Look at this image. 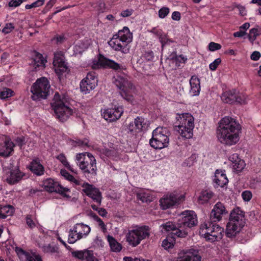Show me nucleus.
<instances>
[{
    "label": "nucleus",
    "mask_w": 261,
    "mask_h": 261,
    "mask_svg": "<svg viewBox=\"0 0 261 261\" xmlns=\"http://www.w3.org/2000/svg\"><path fill=\"white\" fill-rule=\"evenodd\" d=\"M24 174L17 167L9 169L6 171L5 178L7 181L11 184H15L19 181L23 177Z\"/></svg>",
    "instance_id": "b1692460"
},
{
    "label": "nucleus",
    "mask_w": 261,
    "mask_h": 261,
    "mask_svg": "<svg viewBox=\"0 0 261 261\" xmlns=\"http://www.w3.org/2000/svg\"><path fill=\"white\" fill-rule=\"evenodd\" d=\"M175 241L174 238L168 236L163 241L162 246L166 250L172 248L174 246Z\"/></svg>",
    "instance_id": "a19ab883"
},
{
    "label": "nucleus",
    "mask_w": 261,
    "mask_h": 261,
    "mask_svg": "<svg viewBox=\"0 0 261 261\" xmlns=\"http://www.w3.org/2000/svg\"><path fill=\"white\" fill-rule=\"evenodd\" d=\"M196 159V156L195 155H192L190 158H189L184 164H186L187 166H191L194 164L195 160Z\"/></svg>",
    "instance_id": "338daca9"
},
{
    "label": "nucleus",
    "mask_w": 261,
    "mask_h": 261,
    "mask_svg": "<svg viewBox=\"0 0 261 261\" xmlns=\"http://www.w3.org/2000/svg\"><path fill=\"white\" fill-rule=\"evenodd\" d=\"M134 12L132 8L126 9L122 10L120 13V16L123 17H127L131 16Z\"/></svg>",
    "instance_id": "052dcab7"
},
{
    "label": "nucleus",
    "mask_w": 261,
    "mask_h": 261,
    "mask_svg": "<svg viewBox=\"0 0 261 261\" xmlns=\"http://www.w3.org/2000/svg\"><path fill=\"white\" fill-rule=\"evenodd\" d=\"M91 231L90 227L83 223L75 224L70 229L68 236V243L73 244L77 240L86 238Z\"/></svg>",
    "instance_id": "9b49d317"
},
{
    "label": "nucleus",
    "mask_w": 261,
    "mask_h": 261,
    "mask_svg": "<svg viewBox=\"0 0 261 261\" xmlns=\"http://www.w3.org/2000/svg\"><path fill=\"white\" fill-rule=\"evenodd\" d=\"M170 132L166 127H158L153 130L152 138L150 140V146L155 148L161 149L168 146Z\"/></svg>",
    "instance_id": "0eeeda50"
},
{
    "label": "nucleus",
    "mask_w": 261,
    "mask_h": 261,
    "mask_svg": "<svg viewBox=\"0 0 261 261\" xmlns=\"http://www.w3.org/2000/svg\"><path fill=\"white\" fill-rule=\"evenodd\" d=\"M14 212V208L10 205H0V218L4 219L11 216Z\"/></svg>",
    "instance_id": "58836bf2"
},
{
    "label": "nucleus",
    "mask_w": 261,
    "mask_h": 261,
    "mask_svg": "<svg viewBox=\"0 0 261 261\" xmlns=\"http://www.w3.org/2000/svg\"><path fill=\"white\" fill-rule=\"evenodd\" d=\"M83 191L99 206L101 204L102 196L99 190L88 183L83 185Z\"/></svg>",
    "instance_id": "aec40b11"
},
{
    "label": "nucleus",
    "mask_w": 261,
    "mask_h": 261,
    "mask_svg": "<svg viewBox=\"0 0 261 261\" xmlns=\"http://www.w3.org/2000/svg\"><path fill=\"white\" fill-rule=\"evenodd\" d=\"M76 164L85 173L95 174L97 170L96 160L93 155L89 152L77 153L75 158Z\"/></svg>",
    "instance_id": "6e6552de"
},
{
    "label": "nucleus",
    "mask_w": 261,
    "mask_h": 261,
    "mask_svg": "<svg viewBox=\"0 0 261 261\" xmlns=\"http://www.w3.org/2000/svg\"><path fill=\"white\" fill-rule=\"evenodd\" d=\"M15 29L14 23L11 22L7 23L5 24V27L2 29V32L4 34H8L12 32Z\"/></svg>",
    "instance_id": "8fccbe9b"
},
{
    "label": "nucleus",
    "mask_w": 261,
    "mask_h": 261,
    "mask_svg": "<svg viewBox=\"0 0 261 261\" xmlns=\"http://www.w3.org/2000/svg\"><path fill=\"white\" fill-rule=\"evenodd\" d=\"M227 214L228 212L224 204L221 202H218L214 205L211 211L210 219L213 222H219Z\"/></svg>",
    "instance_id": "6ab92c4d"
},
{
    "label": "nucleus",
    "mask_w": 261,
    "mask_h": 261,
    "mask_svg": "<svg viewBox=\"0 0 261 261\" xmlns=\"http://www.w3.org/2000/svg\"><path fill=\"white\" fill-rule=\"evenodd\" d=\"M261 34V29L253 28L251 29L248 35L249 40L253 43L256 39V37Z\"/></svg>",
    "instance_id": "79ce46f5"
},
{
    "label": "nucleus",
    "mask_w": 261,
    "mask_h": 261,
    "mask_svg": "<svg viewBox=\"0 0 261 261\" xmlns=\"http://www.w3.org/2000/svg\"><path fill=\"white\" fill-rule=\"evenodd\" d=\"M91 206L93 210L97 211L98 214L101 217H105L107 216V212L106 209L101 207H98L95 204H92Z\"/></svg>",
    "instance_id": "864d4df0"
},
{
    "label": "nucleus",
    "mask_w": 261,
    "mask_h": 261,
    "mask_svg": "<svg viewBox=\"0 0 261 261\" xmlns=\"http://www.w3.org/2000/svg\"><path fill=\"white\" fill-rule=\"evenodd\" d=\"M170 9L166 7H163L159 10V17L161 18H165L169 13Z\"/></svg>",
    "instance_id": "5fc2aeb1"
},
{
    "label": "nucleus",
    "mask_w": 261,
    "mask_h": 261,
    "mask_svg": "<svg viewBox=\"0 0 261 261\" xmlns=\"http://www.w3.org/2000/svg\"><path fill=\"white\" fill-rule=\"evenodd\" d=\"M185 193L175 192L161 199L160 205L162 209L166 210L185 200Z\"/></svg>",
    "instance_id": "ddd939ff"
},
{
    "label": "nucleus",
    "mask_w": 261,
    "mask_h": 261,
    "mask_svg": "<svg viewBox=\"0 0 261 261\" xmlns=\"http://www.w3.org/2000/svg\"><path fill=\"white\" fill-rule=\"evenodd\" d=\"M57 159L59 160L64 166L68 168L70 170L73 172H75L74 170L71 168L69 163L68 162L65 155L64 154H60L57 156Z\"/></svg>",
    "instance_id": "49530a36"
},
{
    "label": "nucleus",
    "mask_w": 261,
    "mask_h": 261,
    "mask_svg": "<svg viewBox=\"0 0 261 261\" xmlns=\"http://www.w3.org/2000/svg\"><path fill=\"white\" fill-rule=\"evenodd\" d=\"M121 67L118 63L101 55L93 59L91 63V67L94 69L109 67L114 70H118L121 69Z\"/></svg>",
    "instance_id": "2eb2a0df"
},
{
    "label": "nucleus",
    "mask_w": 261,
    "mask_h": 261,
    "mask_svg": "<svg viewBox=\"0 0 261 261\" xmlns=\"http://www.w3.org/2000/svg\"><path fill=\"white\" fill-rule=\"evenodd\" d=\"M213 180L217 186L220 187H223L228 182L225 171L221 170H217L215 171Z\"/></svg>",
    "instance_id": "c85d7f7f"
},
{
    "label": "nucleus",
    "mask_w": 261,
    "mask_h": 261,
    "mask_svg": "<svg viewBox=\"0 0 261 261\" xmlns=\"http://www.w3.org/2000/svg\"><path fill=\"white\" fill-rule=\"evenodd\" d=\"M176 225L172 222H167L163 224L160 226L161 230L162 232H167L170 231H175L174 233L178 237H185L187 234V231L185 230H181L180 229H176Z\"/></svg>",
    "instance_id": "a878e982"
},
{
    "label": "nucleus",
    "mask_w": 261,
    "mask_h": 261,
    "mask_svg": "<svg viewBox=\"0 0 261 261\" xmlns=\"http://www.w3.org/2000/svg\"><path fill=\"white\" fill-rule=\"evenodd\" d=\"M221 100L225 103H233L235 102L236 91L234 90L224 92L221 97Z\"/></svg>",
    "instance_id": "f704fd0d"
},
{
    "label": "nucleus",
    "mask_w": 261,
    "mask_h": 261,
    "mask_svg": "<svg viewBox=\"0 0 261 261\" xmlns=\"http://www.w3.org/2000/svg\"><path fill=\"white\" fill-rule=\"evenodd\" d=\"M242 197L245 201L248 202L252 198V194L250 191L246 190L242 192Z\"/></svg>",
    "instance_id": "13d9d810"
},
{
    "label": "nucleus",
    "mask_w": 261,
    "mask_h": 261,
    "mask_svg": "<svg viewBox=\"0 0 261 261\" xmlns=\"http://www.w3.org/2000/svg\"><path fill=\"white\" fill-rule=\"evenodd\" d=\"M44 189L49 192L59 193L64 197H70L69 193L70 190L68 188L63 187L59 182L51 178H48L43 182Z\"/></svg>",
    "instance_id": "4468645a"
},
{
    "label": "nucleus",
    "mask_w": 261,
    "mask_h": 261,
    "mask_svg": "<svg viewBox=\"0 0 261 261\" xmlns=\"http://www.w3.org/2000/svg\"><path fill=\"white\" fill-rule=\"evenodd\" d=\"M102 153L108 157H113L116 154V150L108 148L102 149Z\"/></svg>",
    "instance_id": "680f3d73"
},
{
    "label": "nucleus",
    "mask_w": 261,
    "mask_h": 261,
    "mask_svg": "<svg viewBox=\"0 0 261 261\" xmlns=\"http://www.w3.org/2000/svg\"><path fill=\"white\" fill-rule=\"evenodd\" d=\"M107 240L112 251L117 252L121 250L122 245L113 237L108 235Z\"/></svg>",
    "instance_id": "e433bc0d"
},
{
    "label": "nucleus",
    "mask_w": 261,
    "mask_h": 261,
    "mask_svg": "<svg viewBox=\"0 0 261 261\" xmlns=\"http://www.w3.org/2000/svg\"><path fill=\"white\" fill-rule=\"evenodd\" d=\"M88 143L89 141L87 139H85L84 140H77L75 141V145L79 146H85L88 145Z\"/></svg>",
    "instance_id": "774afa93"
},
{
    "label": "nucleus",
    "mask_w": 261,
    "mask_h": 261,
    "mask_svg": "<svg viewBox=\"0 0 261 261\" xmlns=\"http://www.w3.org/2000/svg\"><path fill=\"white\" fill-rule=\"evenodd\" d=\"M190 94L192 96L199 95L200 92V80L196 75L191 76L190 81Z\"/></svg>",
    "instance_id": "cd10ccee"
},
{
    "label": "nucleus",
    "mask_w": 261,
    "mask_h": 261,
    "mask_svg": "<svg viewBox=\"0 0 261 261\" xmlns=\"http://www.w3.org/2000/svg\"><path fill=\"white\" fill-rule=\"evenodd\" d=\"M50 89L49 82L46 77H42L37 80L31 87L32 98L34 100L40 98H46Z\"/></svg>",
    "instance_id": "9d476101"
},
{
    "label": "nucleus",
    "mask_w": 261,
    "mask_h": 261,
    "mask_svg": "<svg viewBox=\"0 0 261 261\" xmlns=\"http://www.w3.org/2000/svg\"><path fill=\"white\" fill-rule=\"evenodd\" d=\"M73 256L86 261H99L92 250H84L72 252Z\"/></svg>",
    "instance_id": "393cba45"
},
{
    "label": "nucleus",
    "mask_w": 261,
    "mask_h": 261,
    "mask_svg": "<svg viewBox=\"0 0 261 261\" xmlns=\"http://www.w3.org/2000/svg\"><path fill=\"white\" fill-rule=\"evenodd\" d=\"M91 216L93 219L97 222L99 227H100L102 232H106L107 231V228L106 225L104 223L102 220L95 214H91Z\"/></svg>",
    "instance_id": "de8ad7c7"
},
{
    "label": "nucleus",
    "mask_w": 261,
    "mask_h": 261,
    "mask_svg": "<svg viewBox=\"0 0 261 261\" xmlns=\"http://www.w3.org/2000/svg\"><path fill=\"white\" fill-rule=\"evenodd\" d=\"M46 62V60L43 57L42 54L35 52L32 64L36 70H39L44 68Z\"/></svg>",
    "instance_id": "7c9ffc66"
},
{
    "label": "nucleus",
    "mask_w": 261,
    "mask_h": 261,
    "mask_svg": "<svg viewBox=\"0 0 261 261\" xmlns=\"http://www.w3.org/2000/svg\"><path fill=\"white\" fill-rule=\"evenodd\" d=\"M113 82L120 90V94L121 97L127 101H132V92L134 91L135 87L128 81L126 76L116 75L114 77Z\"/></svg>",
    "instance_id": "1a4fd4ad"
},
{
    "label": "nucleus",
    "mask_w": 261,
    "mask_h": 261,
    "mask_svg": "<svg viewBox=\"0 0 261 261\" xmlns=\"http://www.w3.org/2000/svg\"><path fill=\"white\" fill-rule=\"evenodd\" d=\"M221 60L220 58H217L215 59L214 61H213L210 64V69L213 71L217 69L218 66L221 63Z\"/></svg>",
    "instance_id": "bf43d9fd"
},
{
    "label": "nucleus",
    "mask_w": 261,
    "mask_h": 261,
    "mask_svg": "<svg viewBox=\"0 0 261 261\" xmlns=\"http://www.w3.org/2000/svg\"><path fill=\"white\" fill-rule=\"evenodd\" d=\"M150 228L146 225L135 226L128 230L126 234V241L132 247H136L141 242L149 237Z\"/></svg>",
    "instance_id": "39448f33"
},
{
    "label": "nucleus",
    "mask_w": 261,
    "mask_h": 261,
    "mask_svg": "<svg viewBox=\"0 0 261 261\" xmlns=\"http://www.w3.org/2000/svg\"><path fill=\"white\" fill-rule=\"evenodd\" d=\"M53 66L55 72L59 76L68 71V67L67 63L65 62L63 52L60 51L55 53Z\"/></svg>",
    "instance_id": "dca6fc26"
},
{
    "label": "nucleus",
    "mask_w": 261,
    "mask_h": 261,
    "mask_svg": "<svg viewBox=\"0 0 261 261\" xmlns=\"http://www.w3.org/2000/svg\"><path fill=\"white\" fill-rule=\"evenodd\" d=\"M247 96L243 93H239L238 95L236 94L235 101L238 102L241 104H244L247 102Z\"/></svg>",
    "instance_id": "3c124183"
},
{
    "label": "nucleus",
    "mask_w": 261,
    "mask_h": 261,
    "mask_svg": "<svg viewBox=\"0 0 261 261\" xmlns=\"http://www.w3.org/2000/svg\"><path fill=\"white\" fill-rule=\"evenodd\" d=\"M137 197L142 202H150L153 200L152 192L147 189H140L137 193Z\"/></svg>",
    "instance_id": "c756f323"
},
{
    "label": "nucleus",
    "mask_w": 261,
    "mask_h": 261,
    "mask_svg": "<svg viewBox=\"0 0 261 261\" xmlns=\"http://www.w3.org/2000/svg\"><path fill=\"white\" fill-rule=\"evenodd\" d=\"M23 0H11L9 3V6L10 7H16L19 6Z\"/></svg>",
    "instance_id": "69168bd1"
},
{
    "label": "nucleus",
    "mask_w": 261,
    "mask_h": 261,
    "mask_svg": "<svg viewBox=\"0 0 261 261\" xmlns=\"http://www.w3.org/2000/svg\"><path fill=\"white\" fill-rule=\"evenodd\" d=\"M123 113V109L121 106H115L113 108L105 110L102 115L107 121H113L120 118Z\"/></svg>",
    "instance_id": "4be33fe9"
},
{
    "label": "nucleus",
    "mask_w": 261,
    "mask_h": 261,
    "mask_svg": "<svg viewBox=\"0 0 261 261\" xmlns=\"http://www.w3.org/2000/svg\"><path fill=\"white\" fill-rule=\"evenodd\" d=\"M245 164L243 160L239 159L231 164L232 168L237 172H241L245 167Z\"/></svg>",
    "instance_id": "c03bdc74"
},
{
    "label": "nucleus",
    "mask_w": 261,
    "mask_h": 261,
    "mask_svg": "<svg viewBox=\"0 0 261 261\" xmlns=\"http://www.w3.org/2000/svg\"><path fill=\"white\" fill-rule=\"evenodd\" d=\"M108 43L110 46L116 51H120L123 54H127L129 52L128 45L116 34L113 35Z\"/></svg>",
    "instance_id": "5701e85b"
},
{
    "label": "nucleus",
    "mask_w": 261,
    "mask_h": 261,
    "mask_svg": "<svg viewBox=\"0 0 261 261\" xmlns=\"http://www.w3.org/2000/svg\"><path fill=\"white\" fill-rule=\"evenodd\" d=\"M176 119L178 123L176 130L180 136L184 139H190L193 137L194 127V118L189 113L177 114Z\"/></svg>",
    "instance_id": "f03ea898"
},
{
    "label": "nucleus",
    "mask_w": 261,
    "mask_h": 261,
    "mask_svg": "<svg viewBox=\"0 0 261 261\" xmlns=\"http://www.w3.org/2000/svg\"><path fill=\"white\" fill-rule=\"evenodd\" d=\"M148 127L146 120L141 117H137L134 121L130 122L127 126L128 130L133 135L146 130Z\"/></svg>",
    "instance_id": "a211bd4d"
},
{
    "label": "nucleus",
    "mask_w": 261,
    "mask_h": 261,
    "mask_svg": "<svg viewBox=\"0 0 261 261\" xmlns=\"http://www.w3.org/2000/svg\"><path fill=\"white\" fill-rule=\"evenodd\" d=\"M244 223V212L239 207L233 208L230 214L229 222L226 227L227 236L228 237L235 236L240 231Z\"/></svg>",
    "instance_id": "7ed1b4c3"
},
{
    "label": "nucleus",
    "mask_w": 261,
    "mask_h": 261,
    "mask_svg": "<svg viewBox=\"0 0 261 261\" xmlns=\"http://www.w3.org/2000/svg\"><path fill=\"white\" fill-rule=\"evenodd\" d=\"M221 47V44L214 42H210L208 45V50L211 51H215L220 49Z\"/></svg>",
    "instance_id": "4d7b16f0"
},
{
    "label": "nucleus",
    "mask_w": 261,
    "mask_h": 261,
    "mask_svg": "<svg viewBox=\"0 0 261 261\" xmlns=\"http://www.w3.org/2000/svg\"><path fill=\"white\" fill-rule=\"evenodd\" d=\"M67 40V38L65 34L58 35L56 36L53 39V41L56 42L57 44H61Z\"/></svg>",
    "instance_id": "6e6d98bb"
},
{
    "label": "nucleus",
    "mask_w": 261,
    "mask_h": 261,
    "mask_svg": "<svg viewBox=\"0 0 261 261\" xmlns=\"http://www.w3.org/2000/svg\"><path fill=\"white\" fill-rule=\"evenodd\" d=\"M149 32L153 34L158 37L163 45L168 42V40L167 38L166 35L163 33L162 30L158 28H153L151 30L149 31Z\"/></svg>",
    "instance_id": "4c0bfd02"
},
{
    "label": "nucleus",
    "mask_w": 261,
    "mask_h": 261,
    "mask_svg": "<svg viewBox=\"0 0 261 261\" xmlns=\"http://www.w3.org/2000/svg\"><path fill=\"white\" fill-rule=\"evenodd\" d=\"M60 173L61 175L66 179L73 182L75 185H80L81 184L80 180L76 179L72 175H70L66 170L61 169Z\"/></svg>",
    "instance_id": "ea45409f"
},
{
    "label": "nucleus",
    "mask_w": 261,
    "mask_h": 261,
    "mask_svg": "<svg viewBox=\"0 0 261 261\" xmlns=\"http://www.w3.org/2000/svg\"><path fill=\"white\" fill-rule=\"evenodd\" d=\"M30 170L37 175H41L44 173V167L38 159L33 160L30 165Z\"/></svg>",
    "instance_id": "72a5a7b5"
},
{
    "label": "nucleus",
    "mask_w": 261,
    "mask_h": 261,
    "mask_svg": "<svg viewBox=\"0 0 261 261\" xmlns=\"http://www.w3.org/2000/svg\"><path fill=\"white\" fill-rule=\"evenodd\" d=\"M14 146V144L12 141H6L4 145L0 148V156L7 158L12 155Z\"/></svg>",
    "instance_id": "473e14b6"
},
{
    "label": "nucleus",
    "mask_w": 261,
    "mask_h": 261,
    "mask_svg": "<svg viewBox=\"0 0 261 261\" xmlns=\"http://www.w3.org/2000/svg\"><path fill=\"white\" fill-rule=\"evenodd\" d=\"M223 232L224 229L222 227L209 222L201 224L199 232L201 237L211 242L221 239Z\"/></svg>",
    "instance_id": "423d86ee"
},
{
    "label": "nucleus",
    "mask_w": 261,
    "mask_h": 261,
    "mask_svg": "<svg viewBox=\"0 0 261 261\" xmlns=\"http://www.w3.org/2000/svg\"><path fill=\"white\" fill-rule=\"evenodd\" d=\"M15 250L20 261H42L40 255L36 252L26 251L19 247H16Z\"/></svg>",
    "instance_id": "412c9836"
},
{
    "label": "nucleus",
    "mask_w": 261,
    "mask_h": 261,
    "mask_svg": "<svg viewBox=\"0 0 261 261\" xmlns=\"http://www.w3.org/2000/svg\"><path fill=\"white\" fill-rule=\"evenodd\" d=\"M116 35L127 45L132 41L133 34L127 27H123V28L119 30Z\"/></svg>",
    "instance_id": "2f4dec72"
},
{
    "label": "nucleus",
    "mask_w": 261,
    "mask_h": 261,
    "mask_svg": "<svg viewBox=\"0 0 261 261\" xmlns=\"http://www.w3.org/2000/svg\"><path fill=\"white\" fill-rule=\"evenodd\" d=\"M65 96L56 93L52 107L57 119L61 121H66L73 113L72 110L66 104Z\"/></svg>",
    "instance_id": "20e7f679"
},
{
    "label": "nucleus",
    "mask_w": 261,
    "mask_h": 261,
    "mask_svg": "<svg viewBox=\"0 0 261 261\" xmlns=\"http://www.w3.org/2000/svg\"><path fill=\"white\" fill-rule=\"evenodd\" d=\"M214 193L210 190L202 191L198 197V201L200 204L207 203L213 196Z\"/></svg>",
    "instance_id": "c9c22d12"
},
{
    "label": "nucleus",
    "mask_w": 261,
    "mask_h": 261,
    "mask_svg": "<svg viewBox=\"0 0 261 261\" xmlns=\"http://www.w3.org/2000/svg\"><path fill=\"white\" fill-rule=\"evenodd\" d=\"M97 85V80L94 72H89L80 83V89L84 94L89 93Z\"/></svg>",
    "instance_id": "f3484780"
},
{
    "label": "nucleus",
    "mask_w": 261,
    "mask_h": 261,
    "mask_svg": "<svg viewBox=\"0 0 261 261\" xmlns=\"http://www.w3.org/2000/svg\"><path fill=\"white\" fill-rule=\"evenodd\" d=\"M26 222L27 225L31 228H33L36 226V223L33 221L30 215H28L26 217Z\"/></svg>",
    "instance_id": "e2e57ef3"
},
{
    "label": "nucleus",
    "mask_w": 261,
    "mask_h": 261,
    "mask_svg": "<svg viewBox=\"0 0 261 261\" xmlns=\"http://www.w3.org/2000/svg\"><path fill=\"white\" fill-rule=\"evenodd\" d=\"M233 9H237L239 11V14L241 16H245L247 14L246 8L240 4H234L233 6Z\"/></svg>",
    "instance_id": "603ef678"
},
{
    "label": "nucleus",
    "mask_w": 261,
    "mask_h": 261,
    "mask_svg": "<svg viewBox=\"0 0 261 261\" xmlns=\"http://www.w3.org/2000/svg\"><path fill=\"white\" fill-rule=\"evenodd\" d=\"M143 58L146 61H152L154 58L153 53L152 51H146L143 55Z\"/></svg>",
    "instance_id": "0e129e2a"
},
{
    "label": "nucleus",
    "mask_w": 261,
    "mask_h": 261,
    "mask_svg": "<svg viewBox=\"0 0 261 261\" xmlns=\"http://www.w3.org/2000/svg\"><path fill=\"white\" fill-rule=\"evenodd\" d=\"M241 127L233 119L229 117L223 118L219 122L217 129L218 140L222 144L231 146L240 140Z\"/></svg>",
    "instance_id": "f257e3e1"
},
{
    "label": "nucleus",
    "mask_w": 261,
    "mask_h": 261,
    "mask_svg": "<svg viewBox=\"0 0 261 261\" xmlns=\"http://www.w3.org/2000/svg\"><path fill=\"white\" fill-rule=\"evenodd\" d=\"M43 251L45 253H49L51 254H58L59 253V249L57 245H51L48 244L44 246L43 248Z\"/></svg>",
    "instance_id": "37998d69"
},
{
    "label": "nucleus",
    "mask_w": 261,
    "mask_h": 261,
    "mask_svg": "<svg viewBox=\"0 0 261 261\" xmlns=\"http://www.w3.org/2000/svg\"><path fill=\"white\" fill-rule=\"evenodd\" d=\"M201 257L198 251L196 250L191 249L184 253L182 256H180L176 261H201Z\"/></svg>",
    "instance_id": "bb28decb"
},
{
    "label": "nucleus",
    "mask_w": 261,
    "mask_h": 261,
    "mask_svg": "<svg viewBox=\"0 0 261 261\" xmlns=\"http://www.w3.org/2000/svg\"><path fill=\"white\" fill-rule=\"evenodd\" d=\"M179 216L178 225L180 228H191L198 223L197 215L193 211H184Z\"/></svg>",
    "instance_id": "f8f14e48"
},
{
    "label": "nucleus",
    "mask_w": 261,
    "mask_h": 261,
    "mask_svg": "<svg viewBox=\"0 0 261 261\" xmlns=\"http://www.w3.org/2000/svg\"><path fill=\"white\" fill-rule=\"evenodd\" d=\"M44 2L45 0H37L31 4L26 5L25 8L26 9H31L32 8L40 7L44 4Z\"/></svg>",
    "instance_id": "09e8293b"
},
{
    "label": "nucleus",
    "mask_w": 261,
    "mask_h": 261,
    "mask_svg": "<svg viewBox=\"0 0 261 261\" xmlns=\"http://www.w3.org/2000/svg\"><path fill=\"white\" fill-rule=\"evenodd\" d=\"M14 92L9 88H5L0 91V98L6 99L13 95Z\"/></svg>",
    "instance_id": "a18cd8bd"
}]
</instances>
